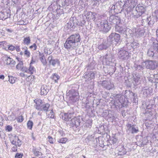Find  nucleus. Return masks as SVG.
I'll use <instances>...</instances> for the list:
<instances>
[{"label": "nucleus", "instance_id": "nucleus-1", "mask_svg": "<svg viewBox=\"0 0 158 158\" xmlns=\"http://www.w3.org/2000/svg\"><path fill=\"white\" fill-rule=\"evenodd\" d=\"M81 40L79 34H73L67 38L64 44V46L68 50L77 49L78 46V43Z\"/></svg>", "mask_w": 158, "mask_h": 158}, {"label": "nucleus", "instance_id": "nucleus-2", "mask_svg": "<svg viewBox=\"0 0 158 158\" xmlns=\"http://www.w3.org/2000/svg\"><path fill=\"white\" fill-rule=\"evenodd\" d=\"M35 103L34 107L37 110L44 111L47 113L50 110V105L48 103H45L40 99H36L34 100Z\"/></svg>", "mask_w": 158, "mask_h": 158}, {"label": "nucleus", "instance_id": "nucleus-3", "mask_svg": "<svg viewBox=\"0 0 158 158\" xmlns=\"http://www.w3.org/2000/svg\"><path fill=\"white\" fill-rule=\"evenodd\" d=\"M114 97L115 98L114 105L116 108H122L125 106L127 102L125 101V98L123 96L120 94H114Z\"/></svg>", "mask_w": 158, "mask_h": 158}, {"label": "nucleus", "instance_id": "nucleus-4", "mask_svg": "<svg viewBox=\"0 0 158 158\" xmlns=\"http://www.w3.org/2000/svg\"><path fill=\"white\" fill-rule=\"evenodd\" d=\"M98 29L105 33H107L110 30L111 27L108 24V21L106 20H100L97 24Z\"/></svg>", "mask_w": 158, "mask_h": 158}, {"label": "nucleus", "instance_id": "nucleus-5", "mask_svg": "<svg viewBox=\"0 0 158 158\" xmlns=\"http://www.w3.org/2000/svg\"><path fill=\"white\" fill-rule=\"evenodd\" d=\"M107 40L110 45L112 44L113 45H116L120 42V35L116 33H111L108 37Z\"/></svg>", "mask_w": 158, "mask_h": 158}, {"label": "nucleus", "instance_id": "nucleus-6", "mask_svg": "<svg viewBox=\"0 0 158 158\" xmlns=\"http://www.w3.org/2000/svg\"><path fill=\"white\" fill-rule=\"evenodd\" d=\"M67 94L69 97V100L73 102H75L79 99V97L78 95V93L77 90H75L73 88L69 91Z\"/></svg>", "mask_w": 158, "mask_h": 158}, {"label": "nucleus", "instance_id": "nucleus-7", "mask_svg": "<svg viewBox=\"0 0 158 158\" xmlns=\"http://www.w3.org/2000/svg\"><path fill=\"white\" fill-rule=\"evenodd\" d=\"M143 65L144 64L147 69L154 70L158 66V63L156 61L148 60L142 63Z\"/></svg>", "mask_w": 158, "mask_h": 158}, {"label": "nucleus", "instance_id": "nucleus-8", "mask_svg": "<svg viewBox=\"0 0 158 158\" xmlns=\"http://www.w3.org/2000/svg\"><path fill=\"white\" fill-rule=\"evenodd\" d=\"M130 54L131 53L123 49L119 50L118 52L119 58L123 60H128L130 57Z\"/></svg>", "mask_w": 158, "mask_h": 158}, {"label": "nucleus", "instance_id": "nucleus-9", "mask_svg": "<svg viewBox=\"0 0 158 158\" xmlns=\"http://www.w3.org/2000/svg\"><path fill=\"white\" fill-rule=\"evenodd\" d=\"M101 85L103 88L108 90L114 89V84L110 81H103L102 82Z\"/></svg>", "mask_w": 158, "mask_h": 158}, {"label": "nucleus", "instance_id": "nucleus-10", "mask_svg": "<svg viewBox=\"0 0 158 158\" xmlns=\"http://www.w3.org/2000/svg\"><path fill=\"white\" fill-rule=\"evenodd\" d=\"M135 6V2L134 0H128L125 2L123 6V9L126 10L128 8L130 9H132L134 8Z\"/></svg>", "mask_w": 158, "mask_h": 158}, {"label": "nucleus", "instance_id": "nucleus-11", "mask_svg": "<svg viewBox=\"0 0 158 158\" xmlns=\"http://www.w3.org/2000/svg\"><path fill=\"white\" fill-rule=\"evenodd\" d=\"M80 120L76 118L71 119L70 123L68 124H70V126L72 127L73 129L77 128L80 125Z\"/></svg>", "mask_w": 158, "mask_h": 158}, {"label": "nucleus", "instance_id": "nucleus-12", "mask_svg": "<svg viewBox=\"0 0 158 158\" xmlns=\"http://www.w3.org/2000/svg\"><path fill=\"white\" fill-rule=\"evenodd\" d=\"M145 32L144 29L143 27H137L135 29L134 35L137 37H140L143 36Z\"/></svg>", "mask_w": 158, "mask_h": 158}, {"label": "nucleus", "instance_id": "nucleus-13", "mask_svg": "<svg viewBox=\"0 0 158 158\" xmlns=\"http://www.w3.org/2000/svg\"><path fill=\"white\" fill-rule=\"evenodd\" d=\"M110 45V43H109L107 40L103 41L101 44H99L98 46V48L100 50H105Z\"/></svg>", "mask_w": 158, "mask_h": 158}, {"label": "nucleus", "instance_id": "nucleus-14", "mask_svg": "<svg viewBox=\"0 0 158 158\" xmlns=\"http://www.w3.org/2000/svg\"><path fill=\"white\" fill-rule=\"evenodd\" d=\"M95 73L92 71H88L85 73L84 78L87 80H90L94 78Z\"/></svg>", "mask_w": 158, "mask_h": 158}, {"label": "nucleus", "instance_id": "nucleus-15", "mask_svg": "<svg viewBox=\"0 0 158 158\" xmlns=\"http://www.w3.org/2000/svg\"><path fill=\"white\" fill-rule=\"evenodd\" d=\"M112 57L110 54H106L103 60V63L109 65L112 62Z\"/></svg>", "mask_w": 158, "mask_h": 158}, {"label": "nucleus", "instance_id": "nucleus-16", "mask_svg": "<svg viewBox=\"0 0 158 158\" xmlns=\"http://www.w3.org/2000/svg\"><path fill=\"white\" fill-rule=\"evenodd\" d=\"M133 83L135 85H136L140 84L141 80L140 75L138 74H135L133 76Z\"/></svg>", "mask_w": 158, "mask_h": 158}, {"label": "nucleus", "instance_id": "nucleus-17", "mask_svg": "<svg viewBox=\"0 0 158 158\" xmlns=\"http://www.w3.org/2000/svg\"><path fill=\"white\" fill-rule=\"evenodd\" d=\"M127 130L131 132L132 134L136 133L139 131L138 127L135 128L133 125L128 124L126 125Z\"/></svg>", "mask_w": 158, "mask_h": 158}, {"label": "nucleus", "instance_id": "nucleus-18", "mask_svg": "<svg viewBox=\"0 0 158 158\" xmlns=\"http://www.w3.org/2000/svg\"><path fill=\"white\" fill-rule=\"evenodd\" d=\"M5 63L7 65H14L16 64V62L10 57L5 56L4 57Z\"/></svg>", "mask_w": 158, "mask_h": 158}, {"label": "nucleus", "instance_id": "nucleus-19", "mask_svg": "<svg viewBox=\"0 0 158 158\" xmlns=\"http://www.w3.org/2000/svg\"><path fill=\"white\" fill-rule=\"evenodd\" d=\"M48 60L49 61V64L52 65L53 66H55L56 64H60V62L58 59H53L51 56L48 57Z\"/></svg>", "mask_w": 158, "mask_h": 158}, {"label": "nucleus", "instance_id": "nucleus-20", "mask_svg": "<svg viewBox=\"0 0 158 158\" xmlns=\"http://www.w3.org/2000/svg\"><path fill=\"white\" fill-rule=\"evenodd\" d=\"M142 91L144 96H147L152 93V89L147 86L143 87L142 88Z\"/></svg>", "mask_w": 158, "mask_h": 158}, {"label": "nucleus", "instance_id": "nucleus-21", "mask_svg": "<svg viewBox=\"0 0 158 158\" xmlns=\"http://www.w3.org/2000/svg\"><path fill=\"white\" fill-rule=\"evenodd\" d=\"M118 154L119 155H125L127 153V151L122 145L119 146L118 148Z\"/></svg>", "mask_w": 158, "mask_h": 158}, {"label": "nucleus", "instance_id": "nucleus-22", "mask_svg": "<svg viewBox=\"0 0 158 158\" xmlns=\"http://www.w3.org/2000/svg\"><path fill=\"white\" fill-rule=\"evenodd\" d=\"M49 91L47 86L43 85L41 86L40 89V94L41 95H46Z\"/></svg>", "mask_w": 158, "mask_h": 158}, {"label": "nucleus", "instance_id": "nucleus-23", "mask_svg": "<svg viewBox=\"0 0 158 158\" xmlns=\"http://www.w3.org/2000/svg\"><path fill=\"white\" fill-rule=\"evenodd\" d=\"M10 15V12H2L0 11V19H2L3 20L4 19L9 17Z\"/></svg>", "mask_w": 158, "mask_h": 158}, {"label": "nucleus", "instance_id": "nucleus-24", "mask_svg": "<svg viewBox=\"0 0 158 158\" xmlns=\"http://www.w3.org/2000/svg\"><path fill=\"white\" fill-rule=\"evenodd\" d=\"M144 13V11H143L141 12L140 10H132V13L133 15L135 18H139Z\"/></svg>", "mask_w": 158, "mask_h": 158}, {"label": "nucleus", "instance_id": "nucleus-25", "mask_svg": "<svg viewBox=\"0 0 158 158\" xmlns=\"http://www.w3.org/2000/svg\"><path fill=\"white\" fill-rule=\"evenodd\" d=\"M115 27L116 31L120 33H122L124 31L125 28L121 26V24H119V25H116Z\"/></svg>", "mask_w": 158, "mask_h": 158}, {"label": "nucleus", "instance_id": "nucleus-26", "mask_svg": "<svg viewBox=\"0 0 158 158\" xmlns=\"http://www.w3.org/2000/svg\"><path fill=\"white\" fill-rule=\"evenodd\" d=\"M87 12V15L86 18L90 19H95V13L92 12L91 11L87 12V10H85V13L86 14Z\"/></svg>", "mask_w": 158, "mask_h": 158}, {"label": "nucleus", "instance_id": "nucleus-27", "mask_svg": "<svg viewBox=\"0 0 158 158\" xmlns=\"http://www.w3.org/2000/svg\"><path fill=\"white\" fill-rule=\"evenodd\" d=\"M56 3L59 4V6L64 7L67 6L66 5V0H56Z\"/></svg>", "mask_w": 158, "mask_h": 158}, {"label": "nucleus", "instance_id": "nucleus-28", "mask_svg": "<svg viewBox=\"0 0 158 158\" xmlns=\"http://www.w3.org/2000/svg\"><path fill=\"white\" fill-rule=\"evenodd\" d=\"M22 49L23 51L24 55L27 57H29L30 56V53L28 50V48L26 46H24L22 48Z\"/></svg>", "mask_w": 158, "mask_h": 158}, {"label": "nucleus", "instance_id": "nucleus-29", "mask_svg": "<svg viewBox=\"0 0 158 158\" xmlns=\"http://www.w3.org/2000/svg\"><path fill=\"white\" fill-rule=\"evenodd\" d=\"M151 47L156 52H158V41L157 40H155L153 42Z\"/></svg>", "mask_w": 158, "mask_h": 158}, {"label": "nucleus", "instance_id": "nucleus-30", "mask_svg": "<svg viewBox=\"0 0 158 158\" xmlns=\"http://www.w3.org/2000/svg\"><path fill=\"white\" fill-rule=\"evenodd\" d=\"M155 52V50L151 47L148 50L147 53L148 56L153 57Z\"/></svg>", "mask_w": 158, "mask_h": 158}, {"label": "nucleus", "instance_id": "nucleus-31", "mask_svg": "<svg viewBox=\"0 0 158 158\" xmlns=\"http://www.w3.org/2000/svg\"><path fill=\"white\" fill-rule=\"evenodd\" d=\"M142 65H138L137 64H135L134 65V67L135 70L139 71L142 70L143 69V63H142Z\"/></svg>", "mask_w": 158, "mask_h": 158}, {"label": "nucleus", "instance_id": "nucleus-32", "mask_svg": "<svg viewBox=\"0 0 158 158\" xmlns=\"http://www.w3.org/2000/svg\"><path fill=\"white\" fill-rule=\"evenodd\" d=\"M28 73L32 74L34 72H35V68L31 64H30V66L28 69Z\"/></svg>", "mask_w": 158, "mask_h": 158}, {"label": "nucleus", "instance_id": "nucleus-33", "mask_svg": "<svg viewBox=\"0 0 158 158\" xmlns=\"http://www.w3.org/2000/svg\"><path fill=\"white\" fill-rule=\"evenodd\" d=\"M23 43L27 45H28L31 42V40L29 37H27L24 38L23 40Z\"/></svg>", "mask_w": 158, "mask_h": 158}, {"label": "nucleus", "instance_id": "nucleus-34", "mask_svg": "<svg viewBox=\"0 0 158 158\" xmlns=\"http://www.w3.org/2000/svg\"><path fill=\"white\" fill-rule=\"evenodd\" d=\"M68 139L66 138H62L58 139L57 142L60 143H65L67 141Z\"/></svg>", "mask_w": 158, "mask_h": 158}, {"label": "nucleus", "instance_id": "nucleus-35", "mask_svg": "<svg viewBox=\"0 0 158 158\" xmlns=\"http://www.w3.org/2000/svg\"><path fill=\"white\" fill-rule=\"evenodd\" d=\"M111 24L118 25V23H119L120 21L116 19L115 18H113V19L111 21Z\"/></svg>", "mask_w": 158, "mask_h": 158}, {"label": "nucleus", "instance_id": "nucleus-36", "mask_svg": "<svg viewBox=\"0 0 158 158\" xmlns=\"http://www.w3.org/2000/svg\"><path fill=\"white\" fill-rule=\"evenodd\" d=\"M89 104V101L87 99L85 100H83L82 102V108H87V104Z\"/></svg>", "mask_w": 158, "mask_h": 158}, {"label": "nucleus", "instance_id": "nucleus-37", "mask_svg": "<svg viewBox=\"0 0 158 158\" xmlns=\"http://www.w3.org/2000/svg\"><path fill=\"white\" fill-rule=\"evenodd\" d=\"M14 138H15L16 140V145L19 147L21 145V141L19 139V137L17 136H15L14 137Z\"/></svg>", "mask_w": 158, "mask_h": 158}, {"label": "nucleus", "instance_id": "nucleus-38", "mask_svg": "<svg viewBox=\"0 0 158 158\" xmlns=\"http://www.w3.org/2000/svg\"><path fill=\"white\" fill-rule=\"evenodd\" d=\"M51 78L53 80H54L55 82H56V81L59 79V77L56 73H54V74L52 75L51 77Z\"/></svg>", "mask_w": 158, "mask_h": 158}, {"label": "nucleus", "instance_id": "nucleus-39", "mask_svg": "<svg viewBox=\"0 0 158 158\" xmlns=\"http://www.w3.org/2000/svg\"><path fill=\"white\" fill-rule=\"evenodd\" d=\"M62 118L63 120L67 122L69 121L70 119L67 113H65L64 115L62 116Z\"/></svg>", "mask_w": 158, "mask_h": 158}, {"label": "nucleus", "instance_id": "nucleus-40", "mask_svg": "<svg viewBox=\"0 0 158 158\" xmlns=\"http://www.w3.org/2000/svg\"><path fill=\"white\" fill-rule=\"evenodd\" d=\"M40 60L41 61L44 65H46L47 62L44 56H42L40 58Z\"/></svg>", "mask_w": 158, "mask_h": 158}, {"label": "nucleus", "instance_id": "nucleus-41", "mask_svg": "<svg viewBox=\"0 0 158 158\" xmlns=\"http://www.w3.org/2000/svg\"><path fill=\"white\" fill-rule=\"evenodd\" d=\"M50 113L48 114V117L50 118H54V113L53 111V110L52 109H50Z\"/></svg>", "mask_w": 158, "mask_h": 158}, {"label": "nucleus", "instance_id": "nucleus-42", "mask_svg": "<svg viewBox=\"0 0 158 158\" xmlns=\"http://www.w3.org/2000/svg\"><path fill=\"white\" fill-rule=\"evenodd\" d=\"M33 152L34 153L35 156H38L39 157H40L42 156V153L41 152L37 151L36 150H34Z\"/></svg>", "mask_w": 158, "mask_h": 158}, {"label": "nucleus", "instance_id": "nucleus-43", "mask_svg": "<svg viewBox=\"0 0 158 158\" xmlns=\"http://www.w3.org/2000/svg\"><path fill=\"white\" fill-rule=\"evenodd\" d=\"M23 62H21L20 63H19L16 66V69L19 70L20 69H22V68L23 67Z\"/></svg>", "mask_w": 158, "mask_h": 158}, {"label": "nucleus", "instance_id": "nucleus-44", "mask_svg": "<svg viewBox=\"0 0 158 158\" xmlns=\"http://www.w3.org/2000/svg\"><path fill=\"white\" fill-rule=\"evenodd\" d=\"M147 20L148 22V24L150 25H152L154 23V22L153 21H151V19L150 17H147Z\"/></svg>", "mask_w": 158, "mask_h": 158}, {"label": "nucleus", "instance_id": "nucleus-45", "mask_svg": "<svg viewBox=\"0 0 158 158\" xmlns=\"http://www.w3.org/2000/svg\"><path fill=\"white\" fill-rule=\"evenodd\" d=\"M33 125V122L30 120L28 121L27 123V127L30 129H31Z\"/></svg>", "mask_w": 158, "mask_h": 158}, {"label": "nucleus", "instance_id": "nucleus-46", "mask_svg": "<svg viewBox=\"0 0 158 158\" xmlns=\"http://www.w3.org/2000/svg\"><path fill=\"white\" fill-rule=\"evenodd\" d=\"M9 119L10 121L14 120L16 119V116L14 114H12L8 116Z\"/></svg>", "mask_w": 158, "mask_h": 158}, {"label": "nucleus", "instance_id": "nucleus-47", "mask_svg": "<svg viewBox=\"0 0 158 158\" xmlns=\"http://www.w3.org/2000/svg\"><path fill=\"white\" fill-rule=\"evenodd\" d=\"M15 78L12 77H9V81L11 84L14 83L15 82Z\"/></svg>", "mask_w": 158, "mask_h": 158}, {"label": "nucleus", "instance_id": "nucleus-48", "mask_svg": "<svg viewBox=\"0 0 158 158\" xmlns=\"http://www.w3.org/2000/svg\"><path fill=\"white\" fill-rule=\"evenodd\" d=\"M48 142L50 143L53 144L54 143V139L51 136H48Z\"/></svg>", "mask_w": 158, "mask_h": 158}, {"label": "nucleus", "instance_id": "nucleus-49", "mask_svg": "<svg viewBox=\"0 0 158 158\" xmlns=\"http://www.w3.org/2000/svg\"><path fill=\"white\" fill-rule=\"evenodd\" d=\"M8 49L10 51H14L15 50V46L13 45H8Z\"/></svg>", "mask_w": 158, "mask_h": 158}, {"label": "nucleus", "instance_id": "nucleus-50", "mask_svg": "<svg viewBox=\"0 0 158 158\" xmlns=\"http://www.w3.org/2000/svg\"><path fill=\"white\" fill-rule=\"evenodd\" d=\"M17 121L19 122H22L23 121V117L22 116H19L17 118Z\"/></svg>", "mask_w": 158, "mask_h": 158}, {"label": "nucleus", "instance_id": "nucleus-51", "mask_svg": "<svg viewBox=\"0 0 158 158\" xmlns=\"http://www.w3.org/2000/svg\"><path fill=\"white\" fill-rule=\"evenodd\" d=\"M23 154L22 153H17L15 156V158H22Z\"/></svg>", "mask_w": 158, "mask_h": 158}, {"label": "nucleus", "instance_id": "nucleus-52", "mask_svg": "<svg viewBox=\"0 0 158 158\" xmlns=\"http://www.w3.org/2000/svg\"><path fill=\"white\" fill-rule=\"evenodd\" d=\"M152 15L153 16H155L157 19H158V10H154L153 12Z\"/></svg>", "mask_w": 158, "mask_h": 158}, {"label": "nucleus", "instance_id": "nucleus-53", "mask_svg": "<svg viewBox=\"0 0 158 158\" xmlns=\"http://www.w3.org/2000/svg\"><path fill=\"white\" fill-rule=\"evenodd\" d=\"M144 8L140 5H138L136 7V10H143Z\"/></svg>", "mask_w": 158, "mask_h": 158}, {"label": "nucleus", "instance_id": "nucleus-54", "mask_svg": "<svg viewBox=\"0 0 158 158\" xmlns=\"http://www.w3.org/2000/svg\"><path fill=\"white\" fill-rule=\"evenodd\" d=\"M37 48V46L35 43H34L33 45L30 47V48L33 49V50H35Z\"/></svg>", "mask_w": 158, "mask_h": 158}, {"label": "nucleus", "instance_id": "nucleus-55", "mask_svg": "<svg viewBox=\"0 0 158 158\" xmlns=\"http://www.w3.org/2000/svg\"><path fill=\"white\" fill-rule=\"evenodd\" d=\"M21 69L22 71L28 73V69L27 68L23 67Z\"/></svg>", "mask_w": 158, "mask_h": 158}, {"label": "nucleus", "instance_id": "nucleus-56", "mask_svg": "<svg viewBox=\"0 0 158 158\" xmlns=\"http://www.w3.org/2000/svg\"><path fill=\"white\" fill-rule=\"evenodd\" d=\"M68 117L69 119H71L72 117H73L74 116H73L74 113H67Z\"/></svg>", "mask_w": 158, "mask_h": 158}, {"label": "nucleus", "instance_id": "nucleus-57", "mask_svg": "<svg viewBox=\"0 0 158 158\" xmlns=\"http://www.w3.org/2000/svg\"><path fill=\"white\" fill-rule=\"evenodd\" d=\"M59 11L60 10H56L53 11V14L55 15V14L56 15V14L57 16H59L60 15H61V14H60L59 12Z\"/></svg>", "mask_w": 158, "mask_h": 158}, {"label": "nucleus", "instance_id": "nucleus-58", "mask_svg": "<svg viewBox=\"0 0 158 158\" xmlns=\"http://www.w3.org/2000/svg\"><path fill=\"white\" fill-rule=\"evenodd\" d=\"M17 145L16 144V145L14 146L12 148V150L13 152H16L17 151Z\"/></svg>", "mask_w": 158, "mask_h": 158}, {"label": "nucleus", "instance_id": "nucleus-59", "mask_svg": "<svg viewBox=\"0 0 158 158\" xmlns=\"http://www.w3.org/2000/svg\"><path fill=\"white\" fill-rule=\"evenodd\" d=\"M85 23V21L84 20H83L80 23H79V25L81 26H84Z\"/></svg>", "mask_w": 158, "mask_h": 158}, {"label": "nucleus", "instance_id": "nucleus-60", "mask_svg": "<svg viewBox=\"0 0 158 158\" xmlns=\"http://www.w3.org/2000/svg\"><path fill=\"white\" fill-rule=\"evenodd\" d=\"M15 49H16V51H17L18 52H19L20 51V49L19 46L18 45H16V46H15Z\"/></svg>", "mask_w": 158, "mask_h": 158}, {"label": "nucleus", "instance_id": "nucleus-61", "mask_svg": "<svg viewBox=\"0 0 158 158\" xmlns=\"http://www.w3.org/2000/svg\"><path fill=\"white\" fill-rule=\"evenodd\" d=\"M19 23V24L21 25H25L26 24V23L23 21H20Z\"/></svg>", "mask_w": 158, "mask_h": 158}, {"label": "nucleus", "instance_id": "nucleus-62", "mask_svg": "<svg viewBox=\"0 0 158 158\" xmlns=\"http://www.w3.org/2000/svg\"><path fill=\"white\" fill-rule=\"evenodd\" d=\"M117 140V138L114 137H113L112 138V141L113 142V144H115L116 143Z\"/></svg>", "mask_w": 158, "mask_h": 158}, {"label": "nucleus", "instance_id": "nucleus-63", "mask_svg": "<svg viewBox=\"0 0 158 158\" xmlns=\"http://www.w3.org/2000/svg\"><path fill=\"white\" fill-rule=\"evenodd\" d=\"M6 129L9 131H11L12 130V127L10 126H8L6 127Z\"/></svg>", "mask_w": 158, "mask_h": 158}, {"label": "nucleus", "instance_id": "nucleus-64", "mask_svg": "<svg viewBox=\"0 0 158 158\" xmlns=\"http://www.w3.org/2000/svg\"><path fill=\"white\" fill-rule=\"evenodd\" d=\"M116 7H117V5H113L110 8V10H115L116 9Z\"/></svg>", "mask_w": 158, "mask_h": 158}]
</instances>
